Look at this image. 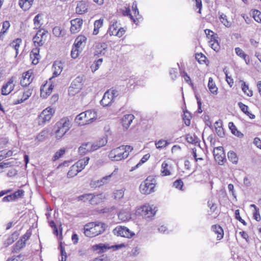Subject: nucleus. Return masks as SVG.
I'll list each match as a JSON object with an SVG mask.
<instances>
[{"label": "nucleus", "mask_w": 261, "mask_h": 261, "mask_svg": "<svg viewBox=\"0 0 261 261\" xmlns=\"http://www.w3.org/2000/svg\"><path fill=\"white\" fill-rule=\"evenodd\" d=\"M133 149L131 146L121 145L111 150L108 156L112 161H119L127 158Z\"/></svg>", "instance_id": "f257e3e1"}, {"label": "nucleus", "mask_w": 261, "mask_h": 261, "mask_svg": "<svg viewBox=\"0 0 261 261\" xmlns=\"http://www.w3.org/2000/svg\"><path fill=\"white\" fill-rule=\"evenodd\" d=\"M106 227L107 225L104 223H90L84 226V233L86 237L92 238L104 232Z\"/></svg>", "instance_id": "f03ea898"}, {"label": "nucleus", "mask_w": 261, "mask_h": 261, "mask_svg": "<svg viewBox=\"0 0 261 261\" xmlns=\"http://www.w3.org/2000/svg\"><path fill=\"white\" fill-rule=\"evenodd\" d=\"M71 124L68 118L60 119L55 126V133L57 139L61 138L70 129Z\"/></svg>", "instance_id": "7ed1b4c3"}, {"label": "nucleus", "mask_w": 261, "mask_h": 261, "mask_svg": "<svg viewBox=\"0 0 261 261\" xmlns=\"http://www.w3.org/2000/svg\"><path fill=\"white\" fill-rule=\"evenodd\" d=\"M155 179L151 177H147L140 186V191L143 194H149L154 191Z\"/></svg>", "instance_id": "20e7f679"}, {"label": "nucleus", "mask_w": 261, "mask_h": 261, "mask_svg": "<svg viewBox=\"0 0 261 261\" xmlns=\"http://www.w3.org/2000/svg\"><path fill=\"white\" fill-rule=\"evenodd\" d=\"M119 91L116 89H110L106 92L100 101L103 107H107L114 101V99L119 95Z\"/></svg>", "instance_id": "39448f33"}, {"label": "nucleus", "mask_w": 261, "mask_h": 261, "mask_svg": "<svg viewBox=\"0 0 261 261\" xmlns=\"http://www.w3.org/2000/svg\"><path fill=\"white\" fill-rule=\"evenodd\" d=\"M112 24L110 25L108 33L110 36H116L121 37L125 32L123 28L119 27L120 24L116 21L113 20L111 22Z\"/></svg>", "instance_id": "423d86ee"}, {"label": "nucleus", "mask_w": 261, "mask_h": 261, "mask_svg": "<svg viewBox=\"0 0 261 261\" xmlns=\"http://www.w3.org/2000/svg\"><path fill=\"white\" fill-rule=\"evenodd\" d=\"M156 210L153 205H144L137 210V213L146 218H150L153 216Z\"/></svg>", "instance_id": "0eeeda50"}, {"label": "nucleus", "mask_w": 261, "mask_h": 261, "mask_svg": "<svg viewBox=\"0 0 261 261\" xmlns=\"http://www.w3.org/2000/svg\"><path fill=\"white\" fill-rule=\"evenodd\" d=\"M16 78L15 76H12L9 79L8 81L4 84L2 87V94L7 95L9 94L14 88L16 83Z\"/></svg>", "instance_id": "6e6552de"}, {"label": "nucleus", "mask_w": 261, "mask_h": 261, "mask_svg": "<svg viewBox=\"0 0 261 261\" xmlns=\"http://www.w3.org/2000/svg\"><path fill=\"white\" fill-rule=\"evenodd\" d=\"M113 233L117 236L127 238H130L135 236V233L134 232L130 230L126 227L122 226H117L113 230Z\"/></svg>", "instance_id": "1a4fd4ad"}, {"label": "nucleus", "mask_w": 261, "mask_h": 261, "mask_svg": "<svg viewBox=\"0 0 261 261\" xmlns=\"http://www.w3.org/2000/svg\"><path fill=\"white\" fill-rule=\"evenodd\" d=\"M54 113L55 110L50 107H47L46 109L44 110L38 117L39 124H41L42 123H44L49 121Z\"/></svg>", "instance_id": "9d476101"}, {"label": "nucleus", "mask_w": 261, "mask_h": 261, "mask_svg": "<svg viewBox=\"0 0 261 261\" xmlns=\"http://www.w3.org/2000/svg\"><path fill=\"white\" fill-rule=\"evenodd\" d=\"M46 32L44 30H40L37 32L33 37V41L35 46H42L46 40Z\"/></svg>", "instance_id": "9b49d317"}, {"label": "nucleus", "mask_w": 261, "mask_h": 261, "mask_svg": "<svg viewBox=\"0 0 261 261\" xmlns=\"http://www.w3.org/2000/svg\"><path fill=\"white\" fill-rule=\"evenodd\" d=\"M81 81V78L78 77L71 83L68 89V93L70 95L74 96L80 91L82 86Z\"/></svg>", "instance_id": "f8f14e48"}, {"label": "nucleus", "mask_w": 261, "mask_h": 261, "mask_svg": "<svg viewBox=\"0 0 261 261\" xmlns=\"http://www.w3.org/2000/svg\"><path fill=\"white\" fill-rule=\"evenodd\" d=\"M71 27L70 31L72 34H75L79 32L82 28L83 20L81 18H77L70 21Z\"/></svg>", "instance_id": "ddd939ff"}, {"label": "nucleus", "mask_w": 261, "mask_h": 261, "mask_svg": "<svg viewBox=\"0 0 261 261\" xmlns=\"http://www.w3.org/2000/svg\"><path fill=\"white\" fill-rule=\"evenodd\" d=\"M173 168L170 164L167 161L163 162L161 167V174L162 176H168L172 174Z\"/></svg>", "instance_id": "4468645a"}, {"label": "nucleus", "mask_w": 261, "mask_h": 261, "mask_svg": "<svg viewBox=\"0 0 261 261\" xmlns=\"http://www.w3.org/2000/svg\"><path fill=\"white\" fill-rule=\"evenodd\" d=\"M135 117L133 114H126L121 118V123L124 128L127 129L132 123Z\"/></svg>", "instance_id": "2eb2a0df"}, {"label": "nucleus", "mask_w": 261, "mask_h": 261, "mask_svg": "<svg viewBox=\"0 0 261 261\" xmlns=\"http://www.w3.org/2000/svg\"><path fill=\"white\" fill-rule=\"evenodd\" d=\"M86 120L84 123L85 124H89L95 120L97 118L96 112L95 110H88L85 112Z\"/></svg>", "instance_id": "dca6fc26"}, {"label": "nucleus", "mask_w": 261, "mask_h": 261, "mask_svg": "<svg viewBox=\"0 0 261 261\" xmlns=\"http://www.w3.org/2000/svg\"><path fill=\"white\" fill-rule=\"evenodd\" d=\"M88 9V5L86 2H79L75 8L76 13L79 14H83L86 13Z\"/></svg>", "instance_id": "f3484780"}, {"label": "nucleus", "mask_w": 261, "mask_h": 261, "mask_svg": "<svg viewBox=\"0 0 261 261\" xmlns=\"http://www.w3.org/2000/svg\"><path fill=\"white\" fill-rule=\"evenodd\" d=\"M54 86L51 84L48 86L47 84H44L40 88V95L41 96L44 98H46L49 95L53 89Z\"/></svg>", "instance_id": "a211bd4d"}, {"label": "nucleus", "mask_w": 261, "mask_h": 261, "mask_svg": "<svg viewBox=\"0 0 261 261\" xmlns=\"http://www.w3.org/2000/svg\"><path fill=\"white\" fill-rule=\"evenodd\" d=\"M63 66L61 62H55L53 65V75L52 78L59 76L62 72Z\"/></svg>", "instance_id": "6ab92c4d"}, {"label": "nucleus", "mask_w": 261, "mask_h": 261, "mask_svg": "<svg viewBox=\"0 0 261 261\" xmlns=\"http://www.w3.org/2000/svg\"><path fill=\"white\" fill-rule=\"evenodd\" d=\"M89 160L90 158L89 157H85L78 161L73 165L76 167L79 171L81 172L83 169H84L85 168L86 166L88 164Z\"/></svg>", "instance_id": "aec40b11"}, {"label": "nucleus", "mask_w": 261, "mask_h": 261, "mask_svg": "<svg viewBox=\"0 0 261 261\" xmlns=\"http://www.w3.org/2000/svg\"><path fill=\"white\" fill-rule=\"evenodd\" d=\"M118 169L116 168L114 171L110 175L103 177L100 180L97 181V185L98 186H101L103 185L107 184L110 181L111 177L116 174Z\"/></svg>", "instance_id": "412c9836"}, {"label": "nucleus", "mask_w": 261, "mask_h": 261, "mask_svg": "<svg viewBox=\"0 0 261 261\" xmlns=\"http://www.w3.org/2000/svg\"><path fill=\"white\" fill-rule=\"evenodd\" d=\"M105 198V196L102 193L97 195H93L92 194L90 204L92 205L98 204L102 202Z\"/></svg>", "instance_id": "4be33fe9"}, {"label": "nucleus", "mask_w": 261, "mask_h": 261, "mask_svg": "<svg viewBox=\"0 0 261 261\" xmlns=\"http://www.w3.org/2000/svg\"><path fill=\"white\" fill-rule=\"evenodd\" d=\"M212 230L217 234V240H220L223 238L224 232L222 228L218 225H214L212 226Z\"/></svg>", "instance_id": "5701e85b"}, {"label": "nucleus", "mask_w": 261, "mask_h": 261, "mask_svg": "<svg viewBox=\"0 0 261 261\" xmlns=\"http://www.w3.org/2000/svg\"><path fill=\"white\" fill-rule=\"evenodd\" d=\"M38 47L36 46V48L33 49L30 53V57L33 60L32 63L35 65L38 63L39 57V48Z\"/></svg>", "instance_id": "b1692460"}, {"label": "nucleus", "mask_w": 261, "mask_h": 261, "mask_svg": "<svg viewBox=\"0 0 261 261\" xmlns=\"http://www.w3.org/2000/svg\"><path fill=\"white\" fill-rule=\"evenodd\" d=\"M34 0H19V6L24 11L28 10L32 6Z\"/></svg>", "instance_id": "393cba45"}, {"label": "nucleus", "mask_w": 261, "mask_h": 261, "mask_svg": "<svg viewBox=\"0 0 261 261\" xmlns=\"http://www.w3.org/2000/svg\"><path fill=\"white\" fill-rule=\"evenodd\" d=\"M87 38L84 36H79L75 40L74 46L82 49V47L85 46Z\"/></svg>", "instance_id": "a878e982"}, {"label": "nucleus", "mask_w": 261, "mask_h": 261, "mask_svg": "<svg viewBox=\"0 0 261 261\" xmlns=\"http://www.w3.org/2000/svg\"><path fill=\"white\" fill-rule=\"evenodd\" d=\"M107 52V44L105 43L98 45L96 47L95 55L99 57L100 56H104Z\"/></svg>", "instance_id": "bb28decb"}, {"label": "nucleus", "mask_w": 261, "mask_h": 261, "mask_svg": "<svg viewBox=\"0 0 261 261\" xmlns=\"http://www.w3.org/2000/svg\"><path fill=\"white\" fill-rule=\"evenodd\" d=\"M235 52L237 56L242 58L247 65L249 64L250 61L248 55L246 54L241 48L240 47H236Z\"/></svg>", "instance_id": "cd10ccee"}, {"label": "nucleus", "mask_w": 261, "mask_h": 261, "mask_svg": "<svg viewBox=\"0 0 261 261\" xmlns=\"http://www.w3.org/2000/svg\"><path fill=\"white\" fill-rule=\"evenodd\" d=\"M81 154H85L87 152H92L91 143H84L79 148Z\"/></svg>", "instance_id": "c85d7f7f"}, {"label": "nucleus", "mask_w": 261, "mask_h": 261, "mask_svg": "<svg viewBox=\"0 0 261 261\" xmlns=\"http://www.w3.org/2000/svg\"><path fill=\"white\" fill-rule=\"evenodd\" d=\"M118 218L123 221H128L131 219V214L126 211H121L118 214Z\"/></svg>", "instance_id": "c756f323"}, {"label": "nucleus", "mask_w": 261, "mask_h": 261, "mask_svg": "<svg viewBox=\"0 0 261 261\" xmlns=\"http://www.w3.org/2000/svg\"><path fill=\"white\" fill-rule=\"evenodd\" d=\"M31 73L29 71L26 72L23 74L22 80L20 81V84L22 86H27L29 85L31 81L30 80Z\"/></svg>", "instance_id": "7c9ffc66"}, {"label": "nucleus", "mask_w": 261, "mask_h": 261, "mask_svg": "<svg viewBox=\"0 0 261 261\" xmlns=\"http://www.w3.org/2000/svg\"><path fill=\"white\" fill-rule=\"evenodd\" d=\"M103 19H99L95 21L94 23V30L93 32V35H96L99 33V29L103 25Z\"/></svg>", "instance_id": "2f4dec72"}, {"label": "nucleus", "mask_w": 261, "mask_h": 261, "mask_svg": "<svg viewBox=\"0 0 261 261\" xmlns=\"http://www.w3.org/2000/svg\"><path fill=\"white\" fill-rule=\"evenodd\" d=\"M208 87L211 92L215 95H217L218 93V88L216 87L215 83L213 82V80L212 77H210L208 79Z\"/></svg>", "instance_id": "473e14b6"}, {"label": "nucleus", "mask_w": 261, "mask_h": 261, "mask_svg": "<svg viewBox=\"0 0 261 261\" xmlns=\"http://www.w3.org/2000/svg\"><path fill=\"white\" fill-rule=\"evenodd\" d=\"M215 160L218 162L219 165H223L224 163L225 154L224 153H214Z\"/></svg>", "instance_id": "72a5a7b5"}, {"label": "nucleus", "mask_w": 261, "mask_h": 261, "mask_svg": "<svg viewBox=\"0 0 261 261\" xmlns=\"http://www.w3.org/2000/svg\"><path fill=\"white\" fill-rule=\"evenodd\" d=\"M86 120V119L85 112L80 113L76 117L75 119V122L77 123L79 125H85V123L84 122Z\"/></svg>", "instance_id": "f704fd0d"}, {"label": "nucleus", "mask_w": 261, "mask_h": 261, "mask_svg": "<svg viewBox=\"0 0 261 261\" xmlns=\"http://www.w3.org/2000/svg\"><path fill=\"white\" fill-rule=\"evenodd\" d=\"M25 245V243L24 242L23 239H20L13 246L12 252L13 253L17 252L19 250L24 247Z\"/></svg>", "instance_id": "c9c22d12"}, {"label": "nucleus", "mask_w": 261, "mask_h": 261, "mask_svg": "<svg viewBox=\"0 0 261 261\" xmlns=\"http://www.w3.org/2000/svg\"><path fill=\"white\" fill-rule=\"evenodd\" d=\"M170 143L168 141L164 139H160L159 141L155 142V147L158 149H161L165 148Z\"/></svg>", "instance_id": "e433bc0d"}, {"label": "nucleus", "mask_w": 261, "mask_h": 261, "mask_svg": "<svg viewBox=\"0 0 261 261\" xmlns=\"http://www.w3.org/2000/svg\"><path fill=\"white\" fill-rule=\"evenodd\" d=\"M21 39L20 38H17L14 40L13 42H12L10 46L13 48L16 51V55H17L18 54V49L20 47V44L21 43Z\"/></svg>", "instance_id": "4c0bfd02"}, {"label": "nucleus", "mask_w": 261, "mask_h": 261, "mask_svg": "<svg viewBox=\"0 0 261 261\" xmlns=\"http://www.w3.org/2000/svg\"><path fill=\"white\" fill-rule=\"evenodd\" d=\"M220 20L222 23H223L226 27L230 28L231 25V22L228 20L227 16L221 13L220 15Z\"/></svg>", "instance_id": "58836bf2"}, {"label": "nucleus", "mask_w": 261, "mask_h": 261, "mask_svg": "<svg viewBox=\"0 0 261 261\" xmlns=\"http://www.w3.org/2000/svg\"><path fill=\"white\" fill-rule=\"evenodd\" d=\"M242 82V90L243 92L246 94L248 96L251 97L253 95V92L252 90L249 89V86L248 85L246 84L245 82L244 81H241Z\"/></svg>", "instance_id": "ea45409f"}, {"label": "nucleus", "mask_w": 261, "mask_h": 261, "mask_svg": "<svg viewBox=\"0 0 261 261\" xmlns=\"http://www.w3.org/2000/svg\"><path fill=\"white\" fill-rule=\"evenodd\" d=\"M209 45L211 46L212 49H213L215 51H218L220 49V45L218 43L217 38L214 39L212 40H210Z\"/></svg>", "instance_id": "a19ab883"}, {"label": "nucleus", "mask_w": 261, "mask_h": 261, "mask_svg": "<svg viewBox=\"0 0 261 261\" xmlns=\"http://www.w3.org/2000/svg\"><path fill=\"white\" fill-rule=\"evenodd\" d=\"M186 140L188 143L195 144L198 143V139L195 135L188 134L186 135Z\"/></svg>", "instance_id": "79ce46f5"}, {"label": "nucleus", "mask_w": 261, "mask_h": 261, "mask_svg": "<svg viewBox=\"0 0 261 261\" xmlns=\"http://www.w3.org/2000/svg\"><path fill=\"white\" fill-rule=\"evenodd\" d=\"M78 169L76 168L75 166L72 165L70 170L67 173V177L69 178L72 177L77 175L78 173H79Z\"/></svg>", "instance_id": "37998d69"}, {"label": "nucleus", "mask_w": 261, "mask_h": 261, "mask_svg": "<svg viewBox=\"0 0 261 261\" xmlns=\"http://www.w3.org/2000/svg\"><path fill=\"white\" fill-rule=\"evenodd\" d=\"M102 59L100 58L97 60V61H95L93 64L91 66V69L93 72H94L95 71H96L99 67V66L101 65L102 62Z\"/></svg>", "instance_id": "c03bdc74"}, {"label": "nucleus", "mask_w": 261, "mask_h": 261, "mask_svg": "<svg viewBox=\"0 0 261 261\" xmlns=\"http://www.w3.org/2000/svg\"><path fill=\"white\" fill-rule=\"evenodd\" d=\"M124 191L123 189L116 190L113 193V196L116 200H120L124 196Z\"/></svg>", "instance_id": "a18cd8bd"}, {"label": "nucleus", "mask_w": 261, "mask_h": 261, "mask_svg": "<svg viewBox=\"0 0 261 261\" xmlns=\"http://www.w3.org/2000/svg\"><path fill=\"white\" fill-rule=\"evenodd\" d=\"M41 16V14H38L34 17L33 21L35 25V29H38L41 26L42 24L40 22Z\"/></svg>", "instance_id": "49530a36"}, {"label": "nucleus", "mask_w": 261, "mask_h": 261, "mask_svg": "<svg viewBox=\"0 0 261 261\" xmlns=\"http://www.w3.org/2000/svg\"><path fill=\"white\" fill-rule=\"evenodd\" d=\"M228 159L233 163L237 164L238 163V158L237 154L233 151H229L227 154Z\"/></svg>", "instance_id": "de8ad7c7"}, {"label": "nucleus", "mask_w": 261, "mask_h": 261, "mask_svg": "<svg viewBox=\"0 0 261 261\" xmlns=\"http://www.w3.org/2000/svg\"><path fill=\"white\" fill-rule=\"evenodd\" d=\"M92 194H85L79 196L77 197V200L79 201H83L84 202H86L89 201L90 203H91V199Z\"/></svg>", "instance_id": "09e8293b"}, {"label": "nucleus", "mask_w": 261, "mask_h": 261, "mask_svg": "<svg viewBox=\"0 0 261 261\" xmlns=\"http://www.w3.org/2000/svg\"><path fill=\"white\" fill-rule=\"evenodd\" d=\"M204 32L210 40H213L216 38H218V35L217 34L214 33L212 31L206 29L204 30Z\"/></svg>", "instance_id": "8fccbe9b"}, {"label": "nucleus", "mask_w": 261, "mask_h": 261, "mask_svg": "<svg viewBox=\"0 0 261 261\" xmlns=\"http://www.w3.org/2000/svg\"><path fill=\"white\" fill-rule=\"evenodd\" d=\"M94 247L96 250H99V252H103L107 249L113 247V246H111V247H110L105 244H99L95 245Z\"/></svg>", "instance_id": "3c124183"}, {"label": "nucleus", "mask_w": 261, "mask_h": 261, "mask_svg": "<svg viewBox=\"0 0 261 261\" xmlns=\"http://www.w3.org/2000/svg\"><path fill=\"white\" fill-rule=\"evenodd\" d=\"M81 51V49H80L75 46H73L71 50V58L73 59H76L78 57L79 53Z\"/></svg>", "instance_id": "603ef678"}, {"label": "nucleus", "mask_w": 261, "mask_h": 261, "mask_svg": "<svg viewBox=\"0 0 261 261\" xmlns=\"http://www.w3.org/2000/svg\"><path fill=\"white\" fill-rule=\"evenodd\" d=\"M195 58L200 64H203L205 62L206 57L202 53L196 54Z\"/></svg>", "instance_id": "864d4df0"}, {"label": "nucleus", "mask_w": 261, "mask_h": 261, "mask_svg": "<svg viewBox=\"0 0 261 261\" xmlns=\"http://www.w3.org/2000/svg\"><path fill=\"white\" fill-rule=\"evenodd\" d=\"M253 17L254 20L259 23H261V12L257 10L253 11Z\"/></svg>", "instance_id": "5fc2aeb1"}, {"label": "nucleus", "mask_w": 261, "mask_h": 261, "mask_svg": "<svg viewBox=\"0 0 261 261\" xmlns=\"http://www.w3.org/2000/svg\"><path fill=\"white\" fill-rule=\"evenodd\" d=\"M65 150L64 148H61L57 151L53 156V160L56 161L59 159L65 153Z\"/></svg>", "instance_id": "6e6d98bb"}, {"label": "nucleus", "mask_w": 261, "mask_h": 261, "mask_svg": "<svg viewBox=\"0 0 261 261\" xmlns=\"http://www.w3.org/2000/svg\"><path fill=\"white\" fill-rule=\"evenodd\" d=\"M182 77H184L185 82L189 84V85H190L192 89L194 90V87L193 84L191 82L190 76L187 74L186 72H184Z\"/></svg>", "instance_id": "4d7b16f0"}, {"label": "nucleus", "mask_w": 261, "mask_h": 261, "mask_svg": "<svg viewBox=\"0 0 261 261\" xmlns=\"http://www.w3.org/2000/svg\"><path fill=\"white\" fill-rule=\"evenodd\" d=\"M184 183L181 179H177L173 182V186L178 189L181 190Z\"/></svg>", "instance_id": "13d9d810"}, {"label": "nucleus", "mask_w": 261, "mask_h": 261, "mask_svg": "<svg viewBox=\"0 0 261 261\" xmlns=\"http://www.w3.org/2000/svg\"><path fill=\"white\" fill-rule=\"evenodd\" d=\"M24 194V191L22 190H18L13 194H12L13 196H14V198L15 200L19 198L22 197Z\"/></svg>", "instance_id": "bf43d9fd"}, {"label": "nucleus", "mask_w": 261, "mask_h": 261, "mask_svg": "<svg viewBox=\"0 0 261 261\" xmlns=\"http://www.w3.org/2000/svg\"><path fill=\"white\" fill-rule=\"evenodd\" d=\"M235 217L237 220L239 221L240 222H241L242 224H243L244 225H246L247 223L246 222L242 219L240 215V211L239 210H237L235 211Z\"/></svg>", "instance_id": "052dcab7"}, {"label": "nucleus", "mask_w": 261, "mask_h": 261, "mask_svg": "<svg viewBox=\"0 0 261 261\" xmlns=\"http://www.w3.org/2000/svg\"><path fill=\"white\" fill-rule=\"evenodd\" d=\"M170 75L171 78L173 80H175L177 77V71L175 68H171L169 71Z\"/></svg>", "instance_id": "680f3d73"}, {"label": "nucleus", "mask_w": 261, "mask_h": 261, "mask_svg": "<svg viewBox=\"0 0 261 261\" xmlns=\"http://www.w3.org/2000/svg\"><path fill=\"white\" fill-rule=\"evenodd\" d=\"M238 106L239 107V108H240V109L241 110V111L245 114H246V113H247L248 111V107L246 105H245V104L243 103L242 102H239L238 103Z\"/></svg>", "instance_id": "e2e57ef3"}, {"label": "nucleus", "mask_w": 261, "mask_h": 261, "mask_svg": "<svg viewBox=\"0 0 261 261\" xmlns=\"http://www.w3.org/2000/svg\"><path fill=\"white\" fill-rule=\"evenodd\" d=\"M215 132L220 137L222 138L224 136V132L222 127H217L215 128Z\"/></svg>", "instance_id": "0e129e2a"}, {"label": "nucleus", "mask_w": 261, "mask_h": 261, "mask_svg": "<svg viewBox=\"0 0 261 261\" xmlns=\"http://www.w3.org/2000/svg\"><path fill=\"white\" fill-rule=\"evenodd\" d=\"M32 94V90L28 89L23 92L22 98L25 100L31 96Z\"/></svg>", "instance_id": "69168bd1"}, {"label": "nucleus", "mask_w": 261, "mask_h": 261, "mask_svg": "<svg viewBox=\"0 0 261 261\" xmlns=\"http://www.w3.org/2000/svg\"><path fill=\"white\" fill-rule=\"evenodd\" d=\"M225 74L226 76V81H227L228 84L230 86L232 87L233 84V79L228 75L227 71L226 70L225 72Z\"/></svg>", "instance_id": "338daca9"}, {"label": "nucleus", "mask_w": 261, "mask_h": 261, "mask_svg": "<svg viewBox=\"0 0 261 261\" xmlns=\"http://www.w3.org/2000/svg\"><path fill=\"white\" fill-rule=\"evenodd\" d=\"M14 239H15L14 237V235L12 234L7 239V241L5 242L4 244L6 245V246H8L12 244L13 242H14Z\"/></svg>", "instance_id": "774afa93"}]
</instances>
